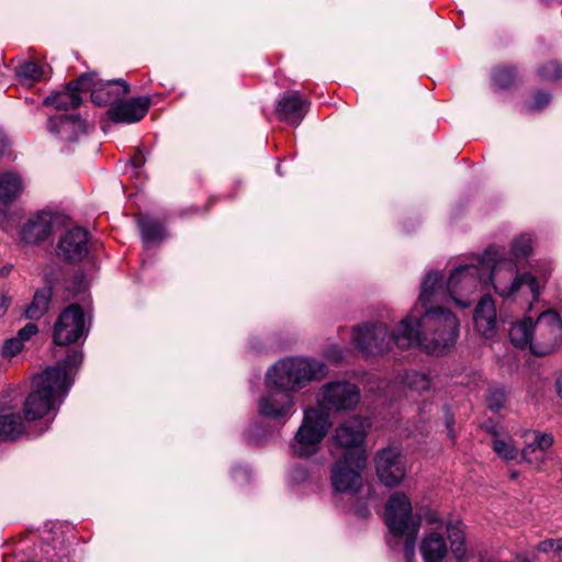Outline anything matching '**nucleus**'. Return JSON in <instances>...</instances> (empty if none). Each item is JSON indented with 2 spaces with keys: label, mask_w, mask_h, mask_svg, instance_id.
<instances>
[{
  "label": "nucleus",
  "mask_w": 562,
  "mask_h": 562,
  "mask_svg": "<svg viewBox=\"0 0 562 562\" xmlns=\"http://www.w3.org/2000/svg\"><path fill=\"white\" fill-rule=\"evenodd\" d=\"M23 349V344L16 337L7 339L2 346L1 355L3 358L10 359L16 356Z\"/></svg>",
  "instance_id": "nucleus-37"
},
{
  "label": "nucleus",
  "mask_w": 562,
  "mask_h": 562,
  "mask_svg": "<svg viewBox=\"0 0 562 562\" xmlns=\"http://www.w3.org/2000/svg\"><path fill=\"white\" fill-rule=\"evenodd\" d=\"M532 321L525 317L520 322L514 324L509 330V338L514 346L525 348L533 342Z\"/></svg>",
  "instance_id": "nucleus-25"
},
{
  "label": "nucleus",
  "mask_w": 562,
  "mask_h": 562,
  "mask_svg": "<svg viewBox=\"0 0 562 562\" xmlns=\"http://www.w3.org/2000/svg\"><path fill=\"white\" fill-rule=\"evenodd\" d=\"M337 460L330 471V482L335 492L355 493L361 484V471L366 467L367 454L353 453V456H336Z\"/></svg>",
  "instance_id": "nucleus-7"
},
{
  "label": "nucleus",
  "mask_w": 562,
  "mask_h": 562,
  "mask_svg": "<svg viewBox=\"0 0 562 562\" xmlns=\"http://www.w3.org/2000/svg\"><path fill=\"white\" fill-rule=\"evenodd\" d=\"M138 226L142 237L146 243L159 241L165 237L164 226L154 218L140 216L138 218Z\"/></svg>",
  "instance_id": "nucleus-28"
},
{
  "label": "nucleus",
  "mask_w": 562,
  "mask_h": 562,
  "mask_svg": "<svg viewBox=\"0 0 562 562\" xmlns=\"http://www.w3.org/2000/svg\"><path fill=\"white\" fill-rule=\"evenodd\" d=\"M310 102L299 92H288L282 95L276 106L280 120L297 126L307 113Z\"/></svg>",
  "instance_id": "nucleus-16"
},
{
  "label": "nucleus",
  "mask_w": 562,
  "mask_h": 562,
  "mask_svg": "<svg viewBox=\"0 0 562 562\" xmlns=\"http://www.w3.org/2000/svg\"><path fill=\"white\" fill-rule=\"evenodd\" d=\"M516 78V71L513 67H499L494 71L493 80L501 88L509 87Z\"/></svg>",
  "instance_id": "nucleus-35"
},
{
  "label": "nucleus",
  "mask_w": 562,
  "mask_h": 562,
  "mask_svg": "<svg viewBox=\"0 0 562 562\" xmlns=\"http://www.w3.org/2000/svg\"><path fill=\"white\" fill-rule=\"evenodd\" d=\"M532 440L521 450V458L531 465L539 468L546 461L544 453L552 447L554 439L551 434L533 431Z\"/></svg>",
  "instance_id": "nucleus-20"
},
{
  "label": "nucleus",
  "mask_w": 562,
  "mask_h": 562,
  "mask_svg": "<svg viewBox=\"0 0 562 562\" xmlns=\"http://www.w3.org/2000/svg\"><path fill=\"white\" fill-rule=\"evenodd\" d=\"M5 147H7V140L4 137L0 136V157L2 156Z\"/></svg>",
  "instance_id": "nucleus-47"
},
{
  "label": "nucleus",
  "mask_w": 562,
  "mask_h": 562,
  "mask_svg": "<svg viewBox=\"0 0 562 562\" xmlns=\"http://www.w3.org/2000/svg\"><path fill=\"white\" fill-rule=\"evenodd\" d=\"M450 549L457 560H464L467 557L464 530L460 521H450L446 526Z\"/></svg>",
  "instance_id": "nucleus-23"
},
{
  "label": "nucleus",
  "mask_w": 562,
  "mask_h": 562,
  "mask_svg": "<svg viewBox=\"0 0 562 562\" xmlns=\"http://www.w3.org/2000/svg\"><path fill=\"white\" fill-rule=\"evenodd\" d=\"M555 552L562 551V538L554 539Z\"/></svg>",
  "instance_id": "nucleus-46"
},
{
  "label": "nucleus",
  "mask_w": 562,
  "mask_h": 562,
  "mask_svg": "<svg viewBox=\"0 0 562 562\" xmlns=\"http://www.w3.org/2000/svg\"><path fill=\"white\" fill-rule=\"evenodd\" d=\"M420 552L425 562H442L447 554V544L442 535L428 533L420 544Z\"/></svg>",
  "instance_id": "nucleus-22"
},
{
  "label": "nucleus",
  "mask_w": 562,
  "mask_h": 562,
  "mask_svg": "<svg viewBox=\"0 0 562 562\" xmlns=\"http://www.w3.org/2000/svg\"><path fill=\"white\" fill-rule=\"evenodd\" d=\"M537 549L543 553L555 552L554 539H546L539 542Z\"/></svg>",
  "instance_id": "nucleus-41"
},
{
  "label": "nucleus",
  "mask_w": 562,
  "mask_h": 562,
  "mask_svg": "<svg viewBox=\"0 0 562 562\" xmlns=\"http://www.w3.org/2000/svg\"><path fill=\"white\" fill-rule=\"evenodd\" d=\"M82 361V353L80 351L69 352L63 362L57 363L55 367H61L66 372L65 380L67 381L68 390L72 384L71 371L77 368Z\"/></svg>",
  "instance_id": "nucleus-33"
},
{
  "label": "nucleus",
  "mask_w": 562,
  "mask_h": 562,
  "mask_svg": "<svg viewBox=\"0 0 562 562\" xmlns=\"http://www.w3.org/2000/svg\"><path fill=\"white\" fill-rule=\"evenodd\" d=\"M89 252V233L82 227L67 229L57 244V255L68 262H79Z\"/></svg>",
  "instance_id": "nucleus-12"
},
{
  "label": "nucleus",
  "mask_w": 562,
  "mask_h": 562,
  "mask_svg": "<svg viewBox=\"0 0 562 562\" xmlns=\"http://www.w3.org/2000/svg\"><path fill=\"white\" fill-rule=\"evenodd\" d=\"M49 128L56 133H61L71 128L74 133L79 134L85 132V121L79 115L60 114L50 119Z\"/></svg>",
  "instance_id": "nucleus-27"
},
{
  "label": "nucleus",
  "mask_w": 562,
  "mask_h": 562,
  "mask_svg": "<svg viewBox=\"0 0 562 562\" xmlns=\"http://www.w3.org/2000/svg\"><path fill=\"white\" fill-rule=\"evenodd\" d=\"M24 190L22 177L14 171L0 173V203L8 205L15 201Z\"/></svg>",
  "instance_id": "nucleus-21"
},
{
  "label": "nucleus",
  "mask_w": 562,
  "mask_h": 562,
  "mask_svg": "<svg viewBox=\"0 0 562 562\" xmlns=\"http://www.w3.org/2000/svg\"><path fill=\"white\" fill-rule=\"evenodd\" d=\"M384 519L393 537L405 538V560L413 562L420 517L413 515L411 501L405 494L394 493L390 496L385 506Z\"/></svg>",
  "instance_id": "nucleus-6"
},
{
  "label": "nucleus",
  "mask_w": 562,
  "mask_h": 562,
  "mask_svg": "<svg viewBox=\"0 0 562 562\" xmlns=\"http://www.w3.org/2000/svg\"><path fill=\"white\" fill-rule=\"evenodd\" d=\"M404 384L409 390L422 393L429 390L430 379L426 373L409 371L405 374Z\"/></svg>",
  "instance_id": "nucleus-31"
},
{
  "label": "nucleus",
  "mask_w": 562,
  "mask_h": 562,
  "mask_svg": "<svg viewBox=\"0 0 562 562\" xmlns=\"http://www.w3.org/2000/svg\"><path fill=\"white\" fill-rule=\"evenodd\" d=\"M480 260L484 284L491 282L498 295L509 297L516 291L527 288L532 299L538 300L541 288L539 281L529 272L518 276L517 262L505 258L504 247L490 246Z\"/></svg>",
  "instance_id": "nucleus-3"
},
{
  "label": "nucleus",
  "mask_w": 562,
  "mask_h": 562,
  "mask_svg": "<svg viewBox=\"0 0 562 562\" xmlns=\"http://www.w3.org/2000/svg\"><path fill=\"white\" fill-rule=\"evenodd\" d=\"M72 285V289H67L69 292V294L66 296L67 300L72 299L78 294H82L87 290V283L82 276L76 277Z\"/></svg>",
  "instance_id": "nucleus-38"
},
{
  "label": "nucleus",
  "mask_w": 562,
  "mask_h": 562,
  "mask_svg": "<svg viewBox=\"0 0 562 562\" xmlns=\"http://www.w3.org/2000/svg\"><path fill=\"white\" fill-rule=\"evenodd\" d=\"M441 281L438 272H429L424 279L418 305L413 311L422 314L420 317L408 315L392 335L383 323L358 326L352 334L356 347L368 356L382 355L393 344L401 349L417 346L428 353H441L452 347L459 335V321L450 311L435 304L451 299L459 306L468 307L469 296L485 286L481 260L454 269L446 288Z\"/></svg>",
  "instance_id": "nucleus-1"
},
{
  "label": "nucleus",
  "mask_w": 562,
  "mask_h": 562,
  "mask_svg": "<svg viewBox=\"0 0 562 562\" xmlns=\"http://www.w3.org/2000/svg\"><path fill=\"white\" fill-rule=\"evenodd\" d=\"M53 291L50 288H43L35 292L31 304L25 310L29 319H40L46 314L52 301Z\"/></svg>",
  "instance_id": "nucleus-24"
},
{
  "label": "nucleus",
  "mask_w": 562,
  "mask_h": 562,
  "mask_svg": "<svg viewBox=\"0 0 562 562\" xmlns=\"http://www.w3.org/2000/svg\"><path fill=\"white\" fill-rule=\"evenodd\" d=\"M9 305H10V299L5 295H1L0 296V316H3L7 313Z\"/></svg>",
  "instance_id": "nucleus-43"
},
{
  "label": "nucleus",
  "mask_w": 562,
  "mask_h": 562,
  "mask_svg": "<svg viewBox=\"0 0 562 562\" xmlns=\"http://www.w3.org/2000/svg\"><path fill=\"white\" fill-rule=\"evenodd\" d=\"M66 372L61 367H48L32 380V391L26 397L23 413L26 420H36L56 409L68 393Z\"/></svg>",
  "instance_id": "nucleus-4"
},
{
  "label": "nucleus",
  "mask_w": 562,
  "mask_h": 562,
  "mask_svg": "<svg viewBox=\"0 0 562 562\" xmlns=\"http://www.w3.org/2000/svg\"><path fill=\"white\" fill-rule=\"evenodd\" d=\"M557 390L559 396L562 398V373L557 379Z\"/></svg>",
  "instance_id": "nucleus-45"
},
{
  "label": "nucleus",
  "mask_w": 562,
  "mask_h": 562,
  "mask_svg": "<svg viewBox=\"0 0 562 562\" xmlns=\"http://www.w3.org/2000/svg\"><path fill=\"white\" fill-rule=\"evenodd\" d=\"M149 109L147 98H137L114 102L108 110V116L115 123H135L142 120Z\"/></svg>",
  "instance_id": "nucleus-15"
},
{
  "label": "nucleus",
  "mask_w": 562,
  "mask_h": 562,
  "mask_svg": "<svg viewBox=\"0 0 562 562\" xmlns=\"http://www.w3.org/2000/svg\"><path fill=\"white\" fill-rule=\"evenodd\" d=\"M293 406V394L273 386L268 387V392L260 397L258 404L260 415L271 419L290 415Z\"/></svg>",
  "instance_id": "nucleus-14"
},
{
  "label": "nucleus",
  "mask_w": 562,
  "mask_h": 562,
  "mask_svg": "<svg viewBox=\"0 0 562 562\" xmlns=\"http://www.w3.org/2000/svg\"><path fill=\"white\" fill-rule=\"evenodd\" d=\"M91 100L97 105H112L130 92V86L124 80L109 81L97 87L92 75Z\"/></svg>",
  "instance_id": "nucleus-19"
},
{
  "label": "nucleus",
  "mask_w": 562,
  "mask_h": 562,
  "mask_svg": "<svg viewBox=\"0 0 562 562\" xmlns=\"http://www.w3.org/2000/svg\"><path fill=\"white\" fill-rule=\"evenodd\" d=\"M87 331V317L82 307L77 303L69 304L54 324L53 340L58 346H67L77 342Z\"/></svg>",
  "instance_id": "nucleus-8"
},
{
  "label": "nucleus",
  "mask_w": 562,
  "mask_h": 562,
  "mask_svg": "<svg viewBox=\"0 0 562 562\" xmlns=\"http://www.w3.org/2000/svg\"><path fill=\"white\" fill-rule=\"evenodd\" d=\"M551 97L549 93L544 92H538L535 95L533 103L531 105V109L533 110H542L550 103Z\"/></svg>",
  "instance_id": "nucleus-40"
},
{
  "label": "nucleus",
  "mask_w": 562,
  "mask_h": 562,
  "mask_svg": "<svg viewBox=\"0 0 562 562\" xmlns=\"http://www.w3.org/2000/svg\"><path fill=\"white\" fill-rule=\"evenodd\" d=\"M533 342L531 352L536 356L550 353L562 336V321L554 311L542 312L537 321L532 322Z\"/></svg>",
  "instance_id": "nucleus-9"
},
{
  "label": "nucleus",
  "mask_w": 562,
  "mask_h": 562,
  "mask_svg": "<svg viewBox=\"0 0 562 562\" xmlns=\"http://www.w3.org/2000/svg\"><path fill=\"white\" fill-rule=\"evenodd\" d=\"M376 474L380 481L389 486L402 482L406 474L404 458L397 448H385L375 457Z\"/></svg>",
  "instance_id": "nucleus-11"
},
{
  "label": "nucleus",
  "mask_w": 562,
  "mask_h": 562,
  "mask_svg": "<svg viewBox=\"0 0 562 562\" xmlns=\"http://www.w3.org/2000/svg\"><path fill=\"white\" fill-rule=\"evenodd\" d=\"M506 401L507 393L499 387L491 389L486 398L487 406L493 412H498L504 408Z\"/></svg>",
  "instance_id": "nucleus-34"
},
{
  "label": "nucleus",
  "mask_w": 562,
  "mask_h": 562,
  "mask_svg": "<svg viewBox=\"0 0 562 562\" xmlns=\"http://www.w3.org/2000/svg\"><path fill=\"white\" fill-rule=\"evenodd\" d=\"M452 423H453L452 420H448V422H447V427H448V429H449V432H451V431H452Z\"/></svg>",
  "instance_id": "nucleus-48"
},
{
  "label": "nucleus",
  "mask_w": 562,
  "mask_h": 562,
  "mask_svg": "<svg viewBox=\"0 0 562 562\" xmlns=\"http://www.w3.org/2000/svg\"><path fill=\"white\" fill-rule=\"evenodd\" d=\"M539 75L543 80H558L562 75V67L558 61H548L540 67Z\"/></svg>",
  "instance_id": "nucleus-36"
},
{
  "label": "nucleus",
  "mask_w": 562,
  "mask_h": 562,
  "mask_svg": "<svg viewBox=\"0 0 562 562\" xmlns=\"http://www.w3.org/2000/svg\"><path fill=\"white\" fill-rule=\"evenodd\" d=\"M476 330L484 337L490 338L496 330V308L494 300L486 294L479 301L473 315Z\"/></svg>",
  "instance_id": "nucleus-18"
},
{
  "label": "nucleus",
  "mask_w": 562,
  "mask_h": 562,
  "mask_svg": "<svg viewBox=\"0 0 562 562\" xmlns=\"http://www.w3.org/2000/svg\"><path fill=\"white\" fill-rule=\"evenodd\" d=\"M16 76L22 83L32 86L42 79L43 70L34 61H24L18 66Z\"/></svg>",
  "instance_id": "nucleus-29"
},
{
  "label": "nucleus",
  "mask_w": 562,
  "mask_h": 562,
  "mask_svg": "<svg viewBox=\"0 0 562 562\" xmlns=\"http://www.w3.org/2000/svg\"><path fill=\"white\" fill-rule=\"evenodd\" d=\"M24 431V422L20 414L0 415V440H15Z\"/></svg>",
  "instance_id": "nucleus-26"
},
{
  "label": "nucleus",
  "mask_w": 562,
  "mask_h": 562,
  "mask_svg": "<svg viewBox=\"0 0 562 562\" xmlns=\"http://www.w3.org/2000/svg\"><path fill=\"white\" fill-rule=\"evenodd\" d=\"M131 162L134 168H140L145 164L144 155L140 150H137L131 158Z\"/></svg>",
  "instance_id": "nucleus-42"
},
{
  "label": "nucleus",
  "mask_w": 562,
  "mask_h": 562,
  "mask_svg": "<svg viewBox=\"0 0 562 562\" xmlns=\"http://www.w3.org/2000/svg\"><path fill=\"white\" fill-rule=\"evenodd\" d=\"M359 400V389L350 382L325 384L318 395V404L322 408L310 407L304 411L302 424L290 443L291 452L302 459L316 454L331 426L329 414L325 409H351Z\"/></svg>",
  "instance_id": "nucleus-2"
},
{
  "label": "nucleus",
  "mask_w": 562,
  "mask_h": 562,
  "mask_svg": "<svg viewBox=\"0 0 562 562\" xmlns=\"http://www.w3.org/2000/svg\"><path fill=\"white\" fill-rule=\"evenodd\" d=\"M532 250V239L529 235L524 234L512 243L510 252L514 257V261L517 262L518 260L527 258Z\"/></svg>",
  "instance_id": "nucleus-32"
},
{
  "label": "nucleus",
  "mask_w": 562,
  "mask_h": 562,
  "mask_svg": "<svg viewBox=\"0 0 562 562\" xmlns=\"http://www.w3.org/2000/svg\"><path fill=\"white\" fill-rule=\"evenodd\" d=\"M494 452L504 460H515L519 452L510 438H494L492 443Z\"/></svg>",
  "instance_id": "nucleus-30"
},
{
  "label": "nucleus",
  "mask_w": 562,
  "mask_h": 562,
  "mask_svg": "<svg viewBox=\"0 0 562 562\" xmlns=\"http://www.w3.org/2000/svg\"><path fill=\"white\" fill-rule=\"evenodd\" d=\"M326 374L324 363L308 358H286L277 362L266 375L267 387H277L293 393L313 380Z\"/></svg>",
  "instance_id": "nucleus-5"
},
{
  "label": "nucleus",
  "mask_w": 562,
  "mask_h": 562,
  "mask_svg": "<svg viewBox=\"0 0 562 562\" xmlns=\"http://www.w3.org/2000/svg\"><path fill=\"white\" fill-rule=\"evenodd\" d=\"M38 328L33 323H27L23 328H21L18 331V335L15 336L24 345L26 340H29L32 336L37 334Z\"/></svg>",
  "instance_id": "nucleus-39"
},
{
  "label": "nucleus",
  "mask_w": 562,
  "mask_h": 562,
  "mask_svg": "<svg viewBox=\"0 0 562 562\" xmlns=\"http://www.w3.org/2000/svg\"><path fill=\"white\" fill-rule=\"evenodd\" d=\"M91 87L92 74H83L78 79L70 81L65 90L48 95L44 100V104L65 111L76 109L81 103L80 92L88 91Z\"/></svg>",
  "instance_id": "nucleus-13"
},
{
  "label": "nucleus",
  "mask_w": 562,
  "mask_h": 562,
  "mask_svg": "<svg viewBox=\"0 0 562 562\" xmlns=\"http://www.w3.org/2000/svg\"><path fill=\"white\" fill-rule=\"evenodd\" d=\"M366 420L360 417L350 418L340 424L334 435L335 448L333 456H337L336 449L340 448V454L353 456V453L366 454L363 442L366 438Z\"/></svg>",
  "instance_id": "nucleus-10"
},
{
  "label": "nucleus",
  "mask_w": 562,
  "mask_h": 562,
  "mask_svg": "<svg viewBox=\"0 0 562 562\" xmlns=\"http://www.w3.org/2000/svg\"><path fill=\"white\" fill-rule=\"evenodd\" d=\"M12 270V267L11 266H2L0 267V278H4L7 277Z\"/></svg>",
  "instance_id": "nucleus-44"
},
{
  "label": "nucleus",
  "mask_w": 562,
  "mask_h": 562,
  "mask_svg": "<svg viewBox=\"0 0 562 562\" xmlns=\"http://www.w3.org/2000/svg\"><path fill=\"white\" fill-rule=\"evenodd\" d=\"M53 229V216L48 212H37L23 225L20 238L29 245L40 244L46 240Z\"/></svg>",
  "instance_id": "nucleus-17"
}]
</instances>
